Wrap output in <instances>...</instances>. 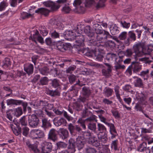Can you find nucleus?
Returning <instances> with one entry per match:
<instances>
[{
	"label": "nucleus",
	"instance_id": "1",
	"mask_svg": "<svg viewBox=\"0 0 153 153\" xmlns=\"http://www.w3.org/2000/svg\"><path fill=\"white\" fill-rule=\"evenodd\" d=\"M78 39H79L80 40L78 41L77 40V51L78 53L80 54L85 55L88 56L94 57L97 52L96 50L92 48L88 49L87 50L85 48L84 42V39L83 36L80 35Z\"/></svg>",
	"mask_w": 153,
	"mask_h": 153
},
{
	"label": "nucleus",
	"instance_id": "2",
	"mask_svg": "<svg viewBox=\"0 0 153 153\" xmlns=\"http://www.w3.org/2000/svg\"><path fill=\"white\" fill-rule=\"evenodd\" d=\"M146 45V42L141 41L139 42L138 43L135 44L133 47L134 52L135 53V55L134 56V58L137 56H143L142 52L143 48Z\"/></svg>",
	"mask_w": 153,
	"mask_h": 153
},
{
	"label": "nucleus",
	"instance_id": "3",
	"mask_svg": "<svg viewBox=\"0 0 153 153\" xmlns=\"http://www.w3.org/2000/svg\"><path fill=\"white\" fill-rule=\"evenodd\" d=\"M28 120L29 125L32 128H36L39 123V119L35 114H33L28 117Z\"/></svg>",
	"mask_w": 153,
	"mask_h": 153
},
{
	"label": "nucleus",
	"instance_id": "4",
	"mask_svg": "<svg viewBox=\"0 0 153 153\" xmlns=\"http://www.w3.org/2000/svg\"><path fill=\"white\" fill-rule=\"evenodd\" d=\"M75 32V31L74 30L71 31H66L62 34L61 36L64 37L67 40H72L75 39V42H76V35Z\"/></svg>",
	"mask_w": 153,
	"mask_h": 153
},
{
	"label": "nucleus",
	"instance_id": "5",
	"mask_svg": "<svg viewBox=\"0 0 153 153\" xmlns=\"http://www.w3.org/2000/svg\"><path fill=\"white\" fill-rule=\"evenodd\" d=\"M94 37L91 38V39H88L87 41V43L88 47V49H93L97 50V48L98 47H103V46L100 44V42H98V41L96 40Z\"/></svg>",
	"mask_w": 153,
	"mask_h": 153
},
{
	"label": "nucleus",
	"instance_id": "6",
	"mask_svg": "<svg viewBox=\"0 0 153 153\" xmlns=\"http://www.w3.org/2000/svg\"><path fill=\"white\" fill-rule=\"evenodd\" d=\"M97 41H104L107 38H110L111 37L108 32L105 30L102 31L98 34H95L94 36Z\"/></svg>",
	"mask_w": 153,
	"mask_h": 153
},
{
	"label": "nucleus",
	"instance_id": "7",
	"mask_svg": "<svg viewBox=\"0 0 153 153\" xmlns=\"http://www.w3.org/2000/svg\"><path fill=\"white\" fill-rule=\"evenodd\" d=\"M53 146L51 143L45 142L42 144L41 153H50L52 149Z\"/></svg>",
	"mask_w": 153,
	"mask_h": 153
},
{
	"label": "nucleus",
	"instance_id": "8",
	"mask_svg": "<svg viewBox=\"0 0 153 153\" xmlns=\"http://www.w3.org/2000/svg\"><path fill=\"white\" fill-rule=\"evenodd\" d=\"M56 46L58 50L64 52L70 49L71 47L69 43H66L61 41H59L56 44Z\"/></svg>",
	"mask_w": 153,
	"mask_h": 153
},
{
	"label": "nucleus",
	"instance_id": "9",
	"mask_svg": "<svg viewBox=\"0 0 153 153\" xmlns=\"http://www.w3.org/2000/svg\"><path fill=\"white\" fill-rule=\"evenodd\" d=\"M128 38L124 42L125 45L127 46L129 45L131 42L134 41L136 39V37L135 33L132 31H130L128 32Z\"/></svg>",
	"mask_w": 153,
	"mask_h": 153
},
{
	"label": "nucleus",
	"instance_id": "10",
	"mask_svg": "<svg viewBox=\"0 0 153 153\" xmlns=\"http://www.w3.org/2000/svg\"><path fill=\"white\" fill-rule=\"evenodd\" d=\"M54 125L56 126H65L67 123L66 120L63 118L59 119L58 117H55L53 120Z\"/></svg>",
	"mask_w": 153,
	"mask_h": 153
},
{
	"label": "nucleus",
	"instance_id": "11",
	"mask_svg": "<svg viewBox=\"0 0 153 153\" xmlns=\"http://www.w3.org/2000/svg\"><path fill=\"white\" fill-rule=\"evenodd\" d=\"M48 139L54 142L56 141L58 139L56 130L54 128L50 130L49 131Z\"/></svg>",
	"mask_w": 153,
	"mask_h": 153
},
{
	"label": "nucleus",
	"instance_id": "12",
	"mask_svg": "<svg viewBox=\"0 0 153 153\" xmlns=\"http://www.w3.org/2000/svg\"><path fill=\"white\" fill-rule=\"evenodd\" d=\"M43 4L46 7H51V11H56L60 7L59 5H56L54 2L51 1L44 2Z\"/></svg>",
	"mask_w": 153,
	"mask_h": 153
},
{
	"label": "nucleus",
	"instance_id": "13",
	"mask_svg": "<svg viewBox=\"0 0 153 153\" xmlns=\"http://www.w3.org/2000/svg\"><path fill=\"white\" fill-rule=\"evenodd\" d=\"M97 135L99 139L102 143L105 144L106 143L108 138L107 134L105 132H100Z\"/></svg>",
	"mask_w": 153,
	"mask_h": 153
},
{
	"label": "nucleus",
	"instance_id": "14",
	"mask_svg": "<svg viewBox=\"0 0 153 153\" xmlns=\"http://www.w3.org/2000/svg\"><path fill=\"white\" fill-rule=\"evenodd\" d=\"M137 150L140 152H143L145 151L149 152V153L150 152L149 149L146 147V143L144 142L139 145L137 148Z\"/></svg>",
	"mask_w": 153,
	"mask_h": 153
},
{
	"label": "nucleus",
	"instance_id": "15",
	"mask_svg": "<svg viewBox=\"0 0 153 153\" xmlns=\"http://www.w3.org/2000/svg\"><path fill=\"white\" fill-rule=\"evenodd\" d=\"M69 145L68 148L70 149L71 153H74L76 151L75 147L76 143L73 138H71L69 140Z\"/></svg>",
	"mask_w": 153,
	"mask_h": 153
},
{
	"label": "nucleus",
	"instance_id": "16",
	"mask_svg": "<svg viewBox=\"0 0 153 153\" xmlns=\"http://www.w3.org/2000/svg\"><path fill=\"white\" fill-rule=\"evenodd\" d=\"M84 26L83 25L80 24L77 25V40L78 41L80 40L79 39H78L80 35H82L84 37L83 35H82L84 32Z\"/></svg>",
	"mask_w": 153,
	"mask_h": 153
},
{
	"label": "nucleus",
	"instance_id": "17",
	"mask_svg": "<svg viewBox=\"0 0 153 153\" xmlns=\"http://www.w3.org/2000/svg\"><path fill=\"white\" fill-rule=\"evenodd\" d=\"M59 134L60 137L63 140H65L68 137V132L66 129L60 128L59 130Z\"/></svg>",
	"mask_w": 153,
	"mask_h": 153
},
{
	"label": "nucleus",
	"instance_id": "18",
	"mask_svg": "<svg viewBox=\"0 0 153 153\" xmlns=\"http://www.w3.org/2000/svg\"><path fill=\"white\" fill-rule=\"evenodd\" d=\"M42 125L41 127L45 130L47 128L51 127V123L49 120H48L46 118H44L42 119Z\"/></svg>",
	"mask_w": 153,
	"mask_h": 153
},
{
	"label": "nucleus",
	"instance_id": "19",
	"mask_svg": "<svg viewBox=\"0 0 153 153\" xmlns=\"http://www.w3.org/2000/svg\"><path fill=\"white\" fill-rule=\"evenodd\" d=\"M133 78L135 79L134 84L135 87L143 88V82L140 78L137 76H134Z\"/></svg>",
	"mask_w": 153,
	"mask_h": 153
},
{
	"label": "nucleus",
	"instance_id": "20",
	"mask_svg": "<svg viewBox=\"0 0 153 153\" xmlns=\"http://www.w3.org/2000/svg\"><path fill=\"white\" fill-rule=\"evenodd\" d=\"M26 146L31 150L33 151L35 153H39L40 150L38 149L37 146L36 145L31 144L28 141L25 142Z\"/></svg>",
	"mask_w": 153,
	"mask_h": 153
},
{
	"label": "nucleus",
	"instance_id": "21",
	"mask_svg": "<svg viewBox=\"0 0 153 153\" xmlns=\"http://www.w3.org/2000/svg\"><path fill=\"white\" fill-rule=\"evenodd\" d=\"M88 142L93 146L98 147L100 146V143L96 137H89L88 140Z\"/></svg>",
	"mask_w": 153,
	"mask_h": 153
},
{
	"label": "nucleus",
	"instance_id": "22",
	"mask_svg": "<svg viewBox=\"0 0 153 153\" xmlns=\"http://www.w3.org/2000/svg\"><path fill=\"white\" fill-rule=\"evenodd\" d=\"M83 137L78 136L77 138V148L79 150L82 149L85 143Z\"/></svg>",
	"mask_w": 153,
	"mask_h": 153
},
{
	"label": "nucleus",
	"instance_id": "23",
	"mask_svg": "<svg viewBox=\"0 0 153 153\" xmlns=\"http://www.w3.org/2000/svg\"><path fill=\"white\" fill-rule=\"evenodd\" d=\"M132 66L134 73H137L141 70L142 66L138 62H135Z\"/></svg>",
	"mask_w": 153,
	"mask_h": 153
},
{
	"label": "nucleus",
	"instance_id": "24",
	"mask_svg": "<svg viewBox=\"0 0 153 153\" xmlns=\"http://www.w3.org/2000/svg\"><path fill=\"white\" fill-rule=\"evenodd\" d=\"M106 0H94L95 7L98 9L104 6V3Z\"/></svg>",
	"mask_w": 153,
	"mask_h": 153
},
{
	"label": "nucleus",
	"instance_id": "25",
	"mask_svg": "<svg viewBox=\"0 0 153 153\" xmlns=\"http://www.w3.org/2000/svg\"><path fill=\"white\" fill-rule=\"evenodd\" d=\"M47 94L52 97L59 96L60 94V91L57 89H56L54 91L48 90L47 91Z\"/></svg>",
	"mask_w": 153,
	"mask_h": 153
},
{
	"label": "nucleus",
	"instance_id": "26",
	"mask_svg": "<svg viewBox=\"0 0 153 153\" xmlns=\"http://www.w3.org/2000/svg\"><path fill=\"white\" fill-rule=\"evenodd\" d=\"M24 71L28 75H30L33 73V66L32 64H30L24 67Z\"/></svg>",
	"mask_w": 153,
	"mask_h": 153
},
{
	"label": "nucleus",
	"instance_id": "27",
	"mask_svg": "<svg viewBox=\"0 0 153 153\" xmlns=\"http://www.w3.org/2000/svg\"><path fill=\"white\" fill-rule=\"evenodd\" d=\"M50 11L44 8H40L36 10V13H40L46 16L48 15Z\"/></svg>",
	"mask_w": 153,
	"mask_h": 153
},
{
	"label": "nucleus",
	"instance_id": "28",
	"mask_svg": "<svg viewBox=\"0 0 153 153\" xmlns=\"http://www.w3.org/2000/svg\"><path fill=\"white\" fill-rule=\"evenodd\" d=\"M91 27L89 26L84 27V32L87 34L89 37L92 38L94 36V33L91 32Z\"/></svg>",
	"mask_w": 153,
	"mask_h": 153
},
{
	"label": "nucleus",
	"instance_id": "29",
	"mask_svg": "<svg viewBox=\"0 0 153 153\" xmlns=\"http://www.w3.org/2000/svg\"><path fill=\"white\" fill-rule=\"evenodd\" d=\"M110 30L111 33L112 35H116L119 32L118 27L116 25H112L110 27Z\"/></svg>",
	"mask_w": 153,
	"mask_h": 153
},
{
	"label": "nucleus",
	"instance_id": "30",
	"mask_svg": "<svg viewBox=\"0 0 153 153\" xmlns=\"http://www.w3.org/2000/svg\"><path fill=\"white\" fill-rule=\"evenodd\" d=\"M51 83L50 84L53 87L56 88L59 86L60 85V81L59 80L54 79L50 80Z\"/></svg>",
	"mask_w": 153,
	"mask_h": 153
},
{
	"label": "nucleus",
	"instance_id": "31",
	"mask_svg": "<svg viewBox=\"0 0 153 153\" xmlns=\"http://www.w3.org/2000/svg\"><path fill=\"white\" fill-rule=\"evenodd\" d=\"M39 71L40 73L43 75H47L49 73V69L46 66L39 68Z\"/></svg>",
	"mask_w": 153,
	"mask_h": 153
},
{
	"label": "nucleus",
	"instance_id": "32",
	"mask_svg": "<svg viewBox=\"0 0 153 153\" xmlns=\"http://www.w3.org/2000/svg\"><path fill=\"white\" fill-rule=\"evenodd\" d=\"M113 92V89L109 88H106L104 91V94L107 97L111 96Z\"/></svg>",
	"mask_w": 153,
	"mask_h": 153
},
{
	"label": "nucleus",
	"instance_id": "33",
	"mask_svg": "<svg viewBox=\"0 0 153 153\" xmlns=\"http://www.w3.org/2000/svg\"><path fill=\"white\" fill-rule=\"evenodd\" d=\"M85 0H77V10H80L83 11L84 10V7L83 4L85 3Z\"/></svg>",
	"mask_w": 153,
	"mask_h": 153
},
{
	"label": "nucleus",
	"instance_id": "34",
	"mask_svg": "<svg viewBox=\"0 0 153 153\" xmlns=\"http://www.w3.org/2000/svg\"><path fill=\"white\" fill-rule=\"evenodd\" d=\"M23 114V111L21 107H19L15 109L14 115L18 117L21 115Z\"/></svg>",
	"mask_w": 153,
	"mask_h": 153
},
{
	"label": "nucleus",
	"instance_id": "35",
	"mask_svg": "<svg viewBox=\"0 0 153 153\" xmlns=\"http://www.w3.org/2000/svg\"><path fill=\"white\" fill-rule=\"evenodd\" d=\"M48 81L49 79L47 77H43L41 78L39 82V85H46L48 84Z\"/></svg>",
	"mask_w": 153,
	"mask_h": 153
},
{
	"label": "nucleus",
	"instance_id": "36",
	"mask_svg": "<svg viewBox=\"0 0 153 153\" xmlns=\"http://www.w3.org/2000/svg\"><path fill=\"white\" fill-rule=\"evenodd\" d=\"M40 35L39 34V31L36 30L35 34H33L32 36H31L30 37V39H31L32 41L35 42L36 44H37V40L39 36Z\"/></svg>",
	"mask_w": 153,
	"mask_h": 153
},
{
	"label": "nucleus",
	"instance_id": "37",
	"mask_svg": "<svg viewBox=\"0 0 153 153\" xmlns=\"http://www.w3.org/2000/svg\"><path fill=\"white\" fill-rule=\"evenodd\" d=\"M140 101L143 105H146L147 103L145 100L146 99V95L143 92H141L140 94Z\"/></svg>",
	"mask_w": 153,
	"mask_h": 153
},
{
	"label": "nucleus",
	"instance_id": "38",
	"mask_svg": "<svg viewBox=\"0 0 153 153\" xmlns=\"http://www.w3.org/2000/svg\"><path fill=\"white\" fill-rule=\"evenodd\" d=\"M133 53L132 50L130 49H128L125 51H121L120 54H123V55L127 57H131Z\"/></svg>",
	"mask_w": 153,
	"mask_h": 153
},
{
	"label": "nucleus",
	"instance_id": "39",
	"mask_svg": "<svg viewBox=\"0 0 153 153\" xmlns=\"http://www.w3.org/2000/svg\"><path fill=\"white\" fill-rule=\"evenodd\" d=\"M104 45L107 47L113 48L115 46L116 44L114 41L108 40L104 43Z\"/></svg>",
	"mask_w": 153,
	"mask_h": 153
},
{
	"label": "nucleus",
	"instance_id": "40",
	"mask_svg": "<svg viewBox=\"0 0 153 153\" xmlns=\"http://www.w3.org/2000/svg\"><path fill=\"white\" fill-rule=\"evenodd\" d=\"M94 0H85V3H84V6L89 7L91 5H93L95 7Z\"/></svg>",
	"mask_w": 153,
	"mask_h": 153
},
{
	"label": "nucleus",
	"instance_id": "41",
	"mask_svg": "<svg viewBox=\"0 0 153 153\" xmlns=\"http://www.w3.org/2000/svg\"><path fill=\"white\" fill-rule=\"evenodd\" d=\"M95 55H94V57L95 58V59L99 61H101L103 57L102 54L99 51H97Z\"/></svg>",
	"mask_w": 153,
	"mask_h": 153
},
{
	"label": "nucleus",
	"instance_id": "42",
	"mask_svg": "<svg viewBox=\"0 0 153 153\" xmlns=\"http://www.w3.org/2000/svg\"><path fill=\"white\" fill-rule=\"evenodd\" d=\"M106 124L110 127V132L111 134L114 132L117 134V132L114 124L109 123H106Z\"/></svg>",
	"mask_w": 153,
	"mask_h": 153
},
{
	"label": "nucleus",
	"instance_id": "43",
	"mask_svg": "<svg viewBox=\"0 0 153 153\" xmlns=\"http://www.w3.org/2000/svg\"><path fill=\"white\" fill-rule=\"evenodd\" d=\"M111 71V69H102V73L103 75L106 77H108L110 76V73Z\"/></svg>",
	"mask_w": 153,
	"mask_h": 153
},
{
	"label": "nucleus",
	"instance_id": "44",
	"mask_svg": "<svg viewBox=\"0 0 153 153\" xmlns=\"http://www.w3.org/2000/svg\"><path fill=\"white\" fill-rule=\"evenodd\" d=\"M117 57V55L116 53H107L106 55V59L108 61L110 59H112L113 58H116Z\"/></svg>",
	"mask_w": 153,
	"mask_h": 153
},
{
	"label": "nucleus",
	"instance_id": "45",
	"mask_svg": "<svg viewBox=\"0 0 153 153\" xmlns=\"http://www.w3.org/2000/svg\"><path fill=\"white\" fill-rule=\"evenodd\" d=\"M118 141L117 140L113 141L111 144V148H113L115 150H118Z\"/></svg>",
	"mask_w": 153,
	"mask_h": 153
},
{
	"label": "nucleus",
	"instance_id": "46",
	"mask_svg": "<svg viewBox=\"0 0 153 153\" xmlns=\"http://www.w3.org/2000/svg\"><path fill=\"white\" fill-rule=\"evenodd\" d=\"M97 129L100 132H105L106 131V128L102 124L98 123L97 124Z\"/></svg>",
	"mask_w": 153,
	"mask_h": 153
},
{
	"label": "nucleus",
	"instance_id": "47",
	"mask_svg": "<svg viewBox=\"0 0 153 153\" xmlns=\"http://www.w3.org/2000/svg\"><path fill=\"white\" fill-rule=\"evenodd\" d=\"M3 66L7 67L11 65L10 59L8 58H5L3 61Z\"/></svg>",
	"mask_w": 153,
	"mask_h": 153
},
{
	"label": "nucleus",
	"instance_id": "48",
	"mask_svg": "<svg viewBox=\"0 0 153 153\" xmlns=\"http://www.w3.org/2000/svg\"><path fill=\"white\" fill-rule=\"evenodd\" d=\"M88 128L90 130L95 131L96 129V124L95 123L90 122L88 124Z\"/></svg>",
	"mask_w": 153,
	"mask_h": 153
},
{
	"label": "nucleus",
	"instance_id": "49",
	"mask_svg": "<svg viewBox=\"0 0 153 153\" xmlns=\"http://www.w3.org/2000/svg\"><path fill=\"white\" fill-rule=\"evenodd\" d=\"M38 138L43 137L45 136L44 131L40 129H35Z\"/></svg>",
	"mask_w": 153,
	"mask_h": 153
},
{
	"label": "nucleus",
	"instance_id": "50",
	"mask_svg": "<svg viewBox=\"0 0 153 153\" xmlns=\"http://www.w3.org/2000/svg\"><path fill=\"white\" fill-rule=\"evenodd\" d=\"M43 110L45 111V113L46 114L51 117H52L54 116L53 114L50 111V110L46 108H43Z\"/></svg>",
	"mask_w": 153,
	"mask_h": 153
},
{
	"label": "nucleus",
	"instance_id": "51",
	"mask_svg": "<svg viewBox=\"0 0 153 153\" xmlns=\"http://www.w3.org/2000/svg\"><path fill=\"white\" fill-rule=\"evenodd\" d=\"M135 62H132L131 64L129 66L126 71V73H128L129 75H131L132 74V70H133L132 65L135 63Z\"/></svg>",
	"mask_w": 153,
	"mask_h": 153
},
{
	"label": "nucleus",
	"instance_id": "52",
	"mask_svg": "<svg viewBox=\"0 0 153 153\" xmlns=\"http://www.w3.org/2000/svg\"><path fill=\"white\" fill-rule=\"evenodd\" d=\"M142 50V53H143V55H146V54H149L152 51H150V50L149 49V48L148 47V46L146 47H143V48Z\"/></svg>",
	"mask_w": 153,
	"mask_h": 153
},
{
	"label": "nucleus",
	"instance_id": "53",
	"mask_svg": "<svg viewBox=\"0 0 153 153\" xmlns=\"http://www.w3.org/2000/svg\"><path fill=\"white\" fill-rule=\"evenodd\" d=\"M56 146L58 148L60 149L61 148H65L67 146V144L65 143L60 142L56 143Z\"/></svg>",
	"mask_w": 153,
	"mask_h": 153
},
{
	"label": "nucleus",
	"instance_id": "54",
	"mask_svg": "<svg viewBox=\"0 0 153 153\" xmlns=\"http://www.w3.org/2000/svg\"><path fill=\"white\" fill-rule=\"evenodd\" d=\"M19 122L21 125L22 126H27V123L26 120V116H23L19 120Z\"/></svg>",
	"mask_w": 153,
	"mask_h": 153
},
{
	"label": "nucleus",
	"instance_id": "55",
	"mask_svg": "<svg viewBox=\"0 0 153 153\" xmlns=\"http://www.w3.org/2000/svg\"><path fill=\"white\" fill-rule=\"evenodd\" d=\"M85 120L82 119V118L79 119L77 123L78 124V126H80L84 129L85 128V126L84 124Z\"/></svg>",
	"mask_w": 153,
	"mask_h": 153
},
{
	"label": "nucleus",
	"instance_id": "56",
	"mask_svg": "<svg viewBox=\"0 0 153 153\" xmlns=\"http://www.w3.org/2000/svg\"><path fill=\"white\" fill-rule=\"evenodd\" d=\"M127 33L126 32H122L119 36L118 38L121 40H125L127 37Z\"/></svg>",
	"mask_w": 153,
	"mask_h": 153
},
{
	"label": "nucleus",
	"instance_id": "57",
	"mask_svg": "<svg viewBox=\"0 0 153 153\" xmlns=\"http://www.w3.org/2000/svg\"><path fill=\"white\" fill-rule=\"evenodd\" d=\"M71 10L70 7L65 5L62 8V11L63 12L66 13H69Z\"/></svg>",
	"mask_w": 153,
	"mask_h": 153
},
{
	"label": "nucleus",
	"instance_id": "58",
	"mask_svg": "<svg viewBox=\"0 0 153 153\" xmlns=\"http://www.w3.org/2000/svg\"><path fill=\"white\" fill-rule=\"evenodd\" d=\"M59 33L57 32L56 30H54L51 33V37L52 38L56 39L59 38Z\"/></svg>",
	"mask_w": 153,
	"mask_h": 153
},
{
	"label": "nucleus",
	"instance_id": "59",
	"mask_svg": "<svg viewBox=\"0 0 153 153\" xmlns=\"http://www.w3.org/2000/svg\"><path fill=\"white\" fill-rule=\"evenodd\" d=\"M7 6V4L6 2L3 1L1 2L0 4V11L4 10Z\"/></svg>",
	"mask_w": 153,
	"mask_h": 153
},
{
	"label": "nucleus",
	"instance_id": "60",
	"mask_svg": "<svg viewBox=\"0 0 153 153\" xmlns=\"http://www.w3.org/2000/svg\"><path fill=\"white\" fill-rule=\"evenodd\" d=\"M40 33L43 36H46L48 34V32L45 29V27L44 26L41 28Z\"/></svg>",
	"mask_w": 153,
	"mask_h": 153
},
{
	"label": "nucleus",
	"instance_id": "61",
	"mask_svg": "<svg viewBox=\"0 0 153 153\" xmlns=\"http://www.w3.org/2000/svg\"><path fill=\"white\" fill-rule=\"evenodd\" d=\"M17 128L18 129L15 128L14 129H12L13 133L16 136L19 135L21 133L22 130L21 127H19V128Z\"/></svg>",
	"mask_w": 153,
	"mask_h": 153
},
{
	"label": "nucleus",
	"instance_id": "62",
	"mask_svg": "<svg viewBox=\"0 0 153 153\" xmlns=\"http://www.w3.org/2000/svg\"><path fill=\"white\" fill-rule=\"evenodd\" d=\"M29 128L27 127H25L22 128V134L25 136H26L29 133Z\"/></svg>",
	"mask_w": 153,
	"mask_h": 153
},
{
	"label": "nucleus",
	"instance_id": "63",
	"mask_svg": "<svg viewBox=\"0 0 153 153\" xmlns=\"http://www.w3.org/2000/svg\"><path fill=\"white\" fill-rule=\"evenodd\" d=\"M31 137L33 139H37L38 138L37 137V135L35 129L32 130L31 132Z\"/></svg>",
	"mask_w": 153,
	"mask_h": 153
},
{
	"label": "nucleus",
	"instance_id": "64",
	"mask_svg": "<svg viewBox=\"0 0 153 153\" xmlns=\"http://www.w3.org/2000/svg\"><path fill=\"white\" fill-rule=\"evenodd\" d=\"M86 153H96L97 151L94 148L89 147L86 149Z\"/></svg>",
	"mask_w": 153,
	"mask_h": 153
}]
</instances>
